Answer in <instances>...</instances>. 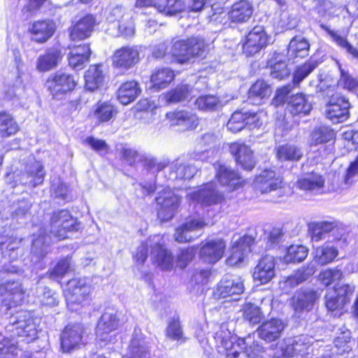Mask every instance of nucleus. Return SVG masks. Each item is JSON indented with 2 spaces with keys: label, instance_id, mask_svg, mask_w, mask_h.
Masks as SVG:
<instances>
[{
  "label": "nucleus",
  "instance_id": "nucleus-1",
  "mask_svg": "<svg viewBox=\"0 0 358 358\" xmlns=\"http://www.w3.org/2000/svg\"><path fill=\"white\" fill-rule=\"evenodd\" d=\"M217 351L224 358H239L242 352L247 358H262L263 348L251 336L238 338L229 329L228 324H222L214 336Z\"/></svg>",
  "mask_w": 358,
  "mask_h": 358
},
{
  "label": "nucleus",
  "instance_id": "nucleus-2",
  "mask_svg": "<svg viewBox=\"0 0 358 358\" xmlns=\"http://www.w3.org/2000/svg\"><path fill=\"white\" fill-rule=\"evenodd\" d=\"M17 272L18 266L16 265H5L0 271V295L3 297L2 306L7 310L20 305L24 299L25 292L22 284L11 277L6 279L9 274Z\"/></svg>",
  "mask_w": 358,
  "mask_h": 358
},
{
  "label": "nucleus",
  "instance_id": "nucleus-3",
  "mask_svg": "<svg viewBox=\"0 0 358 358\" xmlns=\"http://www.w3.org/2000/svg\"><path fill=\"white\" fill-rule=\"evenodd\" d=\"M7 337L15 341V337L24 338L29 343L36 339L37 329L32 313L27 310H20L12 315L9 324L6 327Z\"/></svg>",
  "mask_w": 358,
  "mask_h": 358
},
{
  "label": "nucleus",
  "instance_id": "nucleus-4",
  "mask_svg": "<svg viewBox=\"0 0 358 358\" xmlns=\"http://www.w3.org/2000/svg\"><path fill=\"white\" fill-rule=\"evenodd\" d=\"M206 48L203 39L193 37L174 41L170 52L178 63L185 64L195 57L202 56Z\"/></svg>",
  "mask_w": 358,
  "mask_h": 358
},
{
  "label": "nucleus",
  "instance_id": "nucleus-5",
  "mask_svg": "<svg viewBox=\"0 0 358 358\" xmlns=\"http://www.w3.org/2000/svg\"><path fill=\"white\" fill-rule=\"evenodd\" d=\"M255 188L262 194H271L272 201L278 200L284 195V185L282 178L274 171L265 169L262 171L255 180Z\"/></svg>",
  "mask_w": 358,
  "mask_h": 358
},
{
  "label": "nucleus",
  "instance_id": "nucleus-6",
  "mask_svg": "<svg viewBox=\"0 0 358 358\" xmlns=\"http://www.w3.org/2000/svg\"><path fill=\"white\" fill-rule=\"evenodd\" d=\"M91 293V287L86 278H73L67 282L65 297L67 307L72 311L78 309Z\"/></svg>",
  "mask_w": 358,
  "mask_h": 358
},
{
  "label": "nucleus",
  "instance_id": "nucleus-7",
  "mask_svg": "<svg viewBox=\"0 0 358 358\" xmlns=\"http://www.w3.org/2000/svg\"><path fill=\"white\" fill-rule=\"evenodd\" d=\"M155 200L159 206L158 218L162 222H168L176 214L181 202V197L169 187H166L158 193Z\"/></svg>",
  "mask_w": 358,
  "mask_h": 358
},
{
  "label": "nucleus",
  "instance_id": "nucleus-8",
  "mask_svg": "<svg viewBox=\"0 0 358 358\" xmlns=\"http://www.w3.org/2000/svg\"><path fill=\"white\" fill-rule=\"evenodd\" d=\"M148 244L151 248L150 257L153 264L163 271H171L173 268L174 257L164 247L163 237L159 234L150 236Z\"/></svg>",
  "mask_w": 358,
  "mask_h": 358
},
{
  "label": "nucleus",
  "instance_id": "nucleus-9",
  "mask_svg": "<svg viewBox=\"0 0 358 358\" xmlns=\"http://www.w3.org/2000/svg\"><path fill=\"white\" fill-rule=\"evenodd\" d=\"M78 225L69 210H57L51 217L50 234L58 240L64 239L67 238V232L77 231Z\"/></svg>",
  "mask_w": 358,
  "mask_h": 358
},
{
  "label": "nucleus",
  "instance_id": "nucleus-10",
  "mask_svg": "<svg viewBox=\"0 0 358 358\" xmlns=\"http://www.w3.org/2000/svg\"><path fill=\"white\" fill-rule=\"evenodd\" d=\"M84 326L80 323L69 324L65 327L60 335L61 349L69 353L78 349L83 344Z\"/></svg>",
  "mask_w": 358,
  "mask_h": 358
},
{
  "label": "nucleus",
  "instance_id": "nucleus-11",
  "mask_svg": "<svg viewBox=\"0 0 358 358\" xmlns=\"http://www.w3.org/2000/svg\"><path fill=\"white\" fill-rule=\"evenodd\" d=\"M120 326L116 310L106 309L100 317L96 329V338L101 341L112 342L115 337L112 334Z\"/></svg>",
  "mask_w": 358,
  "mask_h": 358
},
{
  "label": "nucleus",
  "instance_id": "nucleus-12",
  "mask_svg": "<svg viewBox=\"0 0 358 358\" xmlns=\"http://www.w3.org/2000/svg\"><path fill=\"white\" fill-rule=\"evenodd\" d=\"M207 223L203 218H192L186 220L180 226L176 229L175 240L178 243L192 241L203 234V229Z\"/></svg>",
  "mask_w": 358,
  "mask_h": 358
},
{
  "label": "nucleus",
  "instance_id": "nucleus-13",
  "mask_svg": "<svg viewBox=\"0 0 358 358\" xmlns=\"http://www.w3.org/2000/svg\"><path fill=\"white\" fill-rule=\"evenodd\" d=\"M108 22H118V31L121 36L129 37L134 34V24L129 14L122 6H111L106 12Z\"/></svg>",
  "mask_w": 358,
  "mask_h": 358
},
{
  "label": "nucleus",
  "instance_id": "nucleus-14",
  "mask_svg": "<svg viewBox=\"0 0 358 358\" xmlns=\"http://www.w3.org/2000/svg\"><path fill=\"white\" fill-rule=\"evenodd\" d=\"M76 81L70 74L57 72L49 76L45 85L54 97L64 94L74 89Z\"/></svg>",
  "mask_w": 358,
  "mask_h": 358
},
{
  "label": "nucleus",
  "instance_id": "nucleus-15",
  "mask_svg": "<svg viewBox=\"0 0 358 358\" xmlns=\"http://www.w3.org/2000/svg\"><path fill=\"white\" fill-rule=\"evenodd\" d=\"M268 44V36L261 26L255 27L247 35L243 44V53L252 56L259 52Z\"/></svg>",
  "mask_w": 358,
  "mask_h": 358
},
{
  "label": "nucleus",
  "instance_id": "nucleus-16",
  "mask_svg": "<svg viewBox=\"0 0 358 358\" xmlns=\"http://www.w3.org/2000/svg\"><path fill=\"white\" fill-rule=\"evenodd\" d=\"M245 289L243 279L238 275H226L217 284L215 294L219 298L238 296Z\"/></svg>",
  "mask_w": 358,
  "mask_h": 358
},
{
  "label": "nucleus",
  "instance_id": "nucleus-17",
  "mask_svg": "<svg viewBox=\"0 0 358 358\" xmlns=\"http://www.w3.org/2000/svg\"><path fill=\"white\" fill-rule=\"evenodd\" d=\"M151 345L149 339L141 331H135L127 352L122 358H151Z\"/></svg>",
  "mask_w": 358,
  "mask_h": 358
},
{
  "label": "nucleus",
  "instance_id": "nucleus-18",
  "mask_svg": "<svg viewBox=\"0 0 358 358\" xmlns=\"http://www.w3.org/2000/svg\"><path fill=\"white\" fill-rule=\"evenodd\" d=\"M354 292L353 287L349 285H343L337 289L329 291L325 296V304L328 310L334 311L343 309L350 301Z\"/></svg>",
  "mask_w": 358,
  "mask_h": 358
},
{
  "label": "nucleus",
  "instance_id": "nucleus-19",
  "mask_svg": "<svg viewBox=\"0 0 358 358\" xmlns=\"http://www.w3.org/2000/svg\"><path fill=\"white\" fill-rule=\"evenodd\" d=\"M188 197L192 201L206 206L218 203L223 199V195L216 189L213 182H208L200 189L189 192Z\"/></svg>",
  "mask_w": 358,
  "mask_h": 358
},
{
  "label": "nucleus",
  "instance_id": "nucleus-20",
  "mask_svg": "<svg viewBox=\"0 0 358 358\" xmlns=\"http://www.w3.org/2000/svg\"><path fill=\"white\" fill-rule=\"evenodd\" d=\"M286 327L283 320L271 318L264 322L257 329V333L262 340L271 343L279 339Z\"/></svg>",
  "mask_w": 358,
  "mask_h": 358
},
{
  "label": "nucleus",
  "instance_id": "nucleus-21",
  "mask_svg": "<svg viewBox=\"0 0 358 358\" xmlns=\"http://www.w3.org/2000/svg\"><path fill=\"white\" fill-rule=\"evenodd\" d=\"M350 103L343 96H333L326 109V116L334 123L342 122L349 115Z\"/></svg>",
  "mask_w": 358,
  "mask_h": 358
},
{
  "label": "nucleus",
  "instance_id": "nucleus-22",
  "mask_svg": "<svg viewBox=\"0 0 358 358\" xmlns=\"http://www.w3.org/2000/svg\"><path fill=\"white\" fill-rule=\"evenodd\" d=\"M56 29L55 23L50 20H40L34 21L29 27L31 40L43 43L52 36Z\"/></svg>",
  "mask_w": 358,
  "mask_h": 358
},
{
  "label": "nucleus",
  "instance_id": "nucleus-23",
  "mask_svg": "<svg viewBox=\"0 0 358 358\" xmlns=\"http://www.w3.org/2000/svg\"><path fill=\"white\" fill-rule=\"evenodd\" d=\"M230 152L235 157L236 163L243 169L251 171L255 165L253 152L247 145L241 142L232 143L229 146Z\"/></svg>",
  "mask_w": 358,
  "mask_h": 358
},
{
  "label": "nucleus",
  "instance_id": "nucleus-24",
  "mask_svg": "<svg viewBox=\"0 0 358 358\" xmlns=\"http://www.w3.org/2000/svg\"><path fill=\"white\" fill-rule=\"evenodd\" d=\"M230 152L235 157L236 163L243 169L251 171L255 165L253 152L247 145L241 142L232 143L229 146Z\"/></svg>",
  "mask_w": 358,
  "mask_h": 358
},
{
  "label": "nucleus",
  "instance_id": "nucleus-25",
  "mask_svg": "<svg viewBox=\"0 0 358 358\" xmlns=\"http://www.w3.org/2000/svg\"><path fill=\"white\" fill-rule=\"evenodd\" d=\"M320 294L312 289L300 290L292 298V307L296 314L310 311L320 298Z\"/></svg>",
  "mask_w": 358,
  "mask_h": 358
},
{
  "label": "nucleus",
  "instance_id": "nucleus-26",
  "mask_svg": "<svg viewBox=\"0 0 358 358\" xmlns=\"http://www.w3.org/2000/svg\"><path fill=\"white\" fill-rule=\"evenodd\" d=\"M275 258L271 255H266L260 259L254 268L253 278L260 284H266L275 276Z\"/></svg>",
  "mask_w": 358,
  "mask_h": 358
},
{
  "label": "nucleus",
  "instance_id": "nucleus-27",
  "mask_svg": "<svg viewBox=\"0 0 358 358\" xmlns=\"http://www.w3.org/2000/svg\"><path fill=\"white\" fill-rule=\"evenodd\" d=\"M226 243L222 239L206 241L200 250L201 259L209 264H215L223 256Z\"/></svg>",
  "mask_w": 358,
  "mask_h": 358
},
{
  "label": "nucleus",
  "instance_id": "nucleus-28",
  "mask_svg": "<svg viewBox=\"0 0 358 358\" xmlns=\"http://www.w3.org/2000/svg\"><path fill=\"white\" fill-rule=\"evenodd\" d=\"M166 116L171 126H179L183 131L194 129L199 124L197 116L190 111H173L167 113Z\"/></svg>",
  "mask_w": 358,
  "mask_h": 358
},
{
  "label": "nucleus",
  "instance_id": "nucleus-29",
  "mask_svg": "<svg viewBox=\"0 0 358 358\" xmlns=\"http://www.w3.org/2000/svg\"><path fill=\"white\" fill-rule=\"evenodd\" d=\"M253 242V238L250 236H245L236 241L232 245L231 255L227 259V264L235 266L243 262L251 252V245Z\"/></svg>",
  "mask_w": 358,
  "mask_h": 358
},
{
  "label": "nucleus",
  "instance_id": "nucleus-30",
  "mask_svg": "<svg viewBox=\"0 0 358 358\" xmlns=\"http://www.w3.org/2000/svg\"><path fill=\"white\" fill-rule=\"evenodd\" d=\"M139 61V51L136 47H123L115 51L113 56L115 66L128 69Z\"/></svg>",
  "mask_w": 358,
  "mask_h": 358
},
{
  "label": "nucleus",
  "instance_id": "nucleus-31",
  "mask_svg": "<svg viewBox=\"0 0 358 358\" xmlns=\"http://www.w3.org/2000/svg\"><path fill=\"white\" fill-rule=\"evenodd\" d=\"M313 338L306 335H300L292 339H289L285 348H282V354L285 357H291L296 355L303 356L308 348L313 345Z\"/></svg>",
  "mask_w": 358,
  "mask_h": 358
},
{
  "label": "nucleus",
  "instance_id": "nucleus-32",
  "mask_svg": "<svg viewBox=\"0 0 358 358\" xmlns=\"http://www.w3.org/2000/svg\"><path fill=\"white\" fill-rule=\"evenodd\" d=\"M324 185L323 177L315 172L305 173L296 181L298 188L315 194L322 192Z\"/></svg>",
  "mask_w": 358,
  "mask_h": 358
},
{
  "label": "nucleus",
  "instance_id": "nucleus-33",
  "mask_svg": "<svg viewBox=\"0 0 358 358\" xmlns=\"http://www.w3.org/2000/svg\"><path fill=\"white\" fill-rule=\"evenodd\" d=\"M45 172L43 164L38 161H34L27 164L25 173L21 177V182L29 187H36L43 182Z\"/></svg>",
  "mask_w": 358,
  "mask_h": 358
},
{
  "label": "nucleus",
  "instance_id": "nucleus-34",
  "mask_svg": "<svg viewBox=\"0 0 358 358\" xmlns=\"http://www.w3.org/2000/svg\"><path fill=\"white\" fill-rule=\"evenodd\" d=\"M95 18L87 15L80 19L71 28L70 36L73 41L84 40L91 35L95 25Z\"/></svg>",
  "mask_w": 358,
  "mask_h": 358
},
{
  "label": "nucleus",
  "instance_id": "nucleus-35",
  "mask_svg": "<svg viewBox=\"0 0 358 358\" xmlns=\"http://www.w3.org/2000/svg\"><path fill=\"white\" fill-rule=\"evenodd\" d=\"M253 13V6L248 0H240L234 3L229 12L231 22L243 23L248 22Z\"/></svg>",
  "mask_w": 358,
  "mask_h": 358
},
{
  "label": "nucleus",
  "instance_id": "nucleus-36",
  "mask_svg": "<svg viewBox=\"0 0 358 358\" xmlns=\"http://www.w3.org/2000/svg\"><path fill=\"white\" fill-rule=\"evenodd\" d=\"M61 59L62 53L58 48H48L43 55L37 59L36 68L41 72L50 71L57 66Z\"/></svg>",
  "mask_w": 358,
  "mask_h": 358
},
{
  "label": "nucleus",
  "instance_id": "nucleus-37",
  "mask_svg": "<svg viewBox=\"0 0 358 358\" xmlns=\"http://www.w3.org/2000/svg\"><path fill=\"white\" fill-rule=\"evenodd\" d=\"M44 233L45 230L41 229L37 236L34 235L31 248V262L34 264L38 262L48 252L51 238L50 236L45 235Z\"/></svg>",
  "mask_w": 358,
  "mask_h": 358
},
{
  "label": "nucleus",
  "instance_id": "nucleus-38",
  "mask_svg": "<svg viewBox=\"0 0 358 358\" xmlns=\"http://www.w3.org/2000/svg\"><path fill=\"white\" fill-rule=\"evenodd\" d=\"M214 166L217 171L216 178L222 185L234 189L241 183L238 173L230 168L220 164H215Z\"/></svg>",
  "mask_w": 358,
  "mask_h": 358
},
{
  "label": "nucleus",
  "instance_id": "nucleus-39",
  "mask_svg": "<svg viewBox=\"0 0 358 358\" xmlns=\"http://www.w3.org/2000/svg\"><path fill=\"white\" fill-rule=\"evenodd\" d=\"M141 90L135 80H129L122 83L117 92V98L122 105L133 102L141 94Z\"/></svg>",
  "mask_w": 358,
  "mask_h": 358
},
{
  "label": "nucleus",
  "instance_id": "nucleus-40",
  "mask_svg": "<svg viewBox=\"0 0 358 358\" xmlns=\"http://www.w3.org/2000/svg\"><path fill=\"white\" fill-rule=\"evenodd\" d=\"M310 44L308 41L303 36H297L293 38L289 44L287 57L292 62L297 58H303L308 55Z\"/></svg>",
  "mask_w": 358,
  "mask_h": 358
},
{
  "label": "nucleus",
  "instance_id": "nucleus-41",
  "mask_svg": "<svg viewBox=\"0 0 358 358\" xmlns=\"http://www.w3.org/2000/svg\"><path fill=\"white\" fill-rule=\"evenodd\" d=\"M154 8L166 16H173L187 10L183 0H154Z\"/></svg>",
  "mask_w": 358,
  "mask_h": 358
},
{
  "label": "nucleus",
  "instance_id": "nucleus-42",
  "mask_svg": "<svg viewBox=\"0 0 358 358\" xmlns=\"http://www.w3.org/2000/svg\"><path fill=\"white\" fill-rule=\"evenodd\" d=\"M91 50L88 44H83L72 48L69 57V65L75 69H81L89 61Z\"/></svg>",
  "mask_w": 358,
  "mask_h": 358
},
{
  "label": "nucleus",
  "instance_id": "nucleus-43",
  "mask_svg": "<svg viewBox=\"0 0 358 358\" xmlns=\"http://www.w3.org/2000/svg\"><path fill=\"white\" fill-rule=\"evenodd\" d=\"M271 92L269 84L264 80H257L250 88L248 98L253 103L259 104L263 99L270 96Z\"/></svg>",
  "mask_w": 358,
  "mask_h": 358
},
{
  "label": "nucleus",
  "instance_id": "nucleus-44",
  "mask_svg": "<svg viewBox=\"0 0 358 358\" xmlns=\"http://www.w3.org/2000/svg\"><path fill=\"white\" fill-rule=\"evenodd\" d=\"M85 87L87 90L94 91L97 90L104 80L102 71V65L96 64L90 66L85 74Z\"/></svg>",
  "mask_w": 358,
  "mask_h": 358
},
{
  "label": "nucleus",
  "instance_id": "nucleus-45",
  "mask_svg": "<svg viewBox=\"0 0 358 358\" xmlns=\"http://www.w3.org/2000/svg\"><path fill=\"white\" fill-rule=\"evenodd\" d=\"M311 104L303 94H296L292 96L287 104L288 110L293 115H307L311 110Z\"/></svg>",
  "mask_w": 358,
  "mask_h": 358
},
{
  "label": "nucleus",
  "instance_id": "nucleus-46",
  "mask_svg": "<svg viewBox=\"0 0 358 358\" xmlns=\"http://www.w3.org/2000/svg\"><path fill=\"white\" fill-rule=\"evenodd\" d=\"M338 255L337 247L326 243L316 248L314 259L320 265H326L332 262Z\"/></svg>",
  "mask_w": 358,
  "mask_h": 358
},
{
  "label": "nucleus",
  "instance_id": "nucleus-47",
  "mask_svg": "<svg viewBox=\"0 0 358 358\" xmlns=\"http://www.w3.org/2000/svg\"><path fill=\"white\" fill-rule=\"evenodd\" d=\"M315 271V268L312 264H309L306 267L299 269L294 274L286 278V280L283 282V288L292 289L296 287L313 275Z\"/></svg>",
  "mask_w": 358,
  "mask_h": 358
},
{
  "label": "nucleus",
  "instance_id": "nucleus-48",
  "mask_svg": "<svg viewBox=\"0 0 358 358\" xmlns=\"http://www.w3.org/2000/svg\"><path fill=\"white\" fill-rule=\"evenodd\" d=\"M173 71L169 68L156 70L151 76L152 87L157 90L166 88L174 78Z\"/></svg>",
  "mask_w": 358,
  "mask_h": 358
},
{
  "label": "nucleus",
  "instance_id": "nucleus-49",
  "mask_svg": "<svg viewBox=\"0 0 358 358\" xmlns=\"http://www.w3.org/2000/svg\"><path fill=\"white\" fill-rule=\"evenodd\" d=\"M20 240L16 238L8 237L5 241L2 236L0 237V250L5 258L15 261L18 258Z\"/></svg>",
  "mask_w": 358,
  "mask_h": 358
},
{
  "label": "nucleus",
  "instance_id": "nucleus-50",
  "mask_svg": "<svg viewBox=\"0 0 358 358\" xmlns=\"http://www.w3.org/2000/svg\"><path fill=\"white\" fill-rule=\"evenodd\" d=\"M171 174L174 175L173 178L189 180L194 177L196 173L194 166L185 164L181 159H178L171 164Z\"/></svg>",
  "mask_w": 358,
  "mask_h": 358
},
{
  "label": "nucleus",
  "instance_id": "nucleus-51",
  "mask_svg": "<svg viewBox=\"0 0 358 358\" xmlns=\"http://www.w3.org/2000/svg\"><path fill=\"white\" fill-rule=\"evenodd\" d=\"M335 138V132L329 127L322 125L315 127L310 134V144L317 145L328 143Z\"/></svg>",
  "mask_w": 358,
  "mask_h": 358
},
{
  "label": "nucleus",
  "instance_id": "nucleus-52",
  "mask_svg": "<svg viewBox=\"0 0 358 358\" xmlns=\"http://www.w3.org/2000/svg\"><path fill=\"white\" fill-rule=\"evenodd\" d=\"M275 155L280 162L298 161L303 154L301 150L294 145L286 144L275 148Z\"/></svg>",
  "mask_w": 358,
  "mask_h": 358
},
{
  "label": "nucleus",
  "instance_id": "nucleus-53",
  "mask_svg": "<svg viewBox=\"0 0 358 358\" xmlns=\"http://www.w3.org/2000/svg\"><path fill=\"white\" fill-rule=\"evenodd\" d=\"M320 27L338 45L344 49L352 57L358 59V50L349 43L346 38L341 36L337 31L331 30L325 24H322Z\"/></svg>",
  "mask_w": 358,
  "mask_h": 358
},
{
  "label": "nucleus",
  "instance_id": "nucleus-54",
  "mask_svg": "<svg viewBox=\"0 0 358 358\" xmlns=\"http://www.w3.org/2000/svg\"><path fill=\"white\" fill-rule=\"evenodd\" d=\"M18 131V125L13 117L6 112L0 113V138H7Z\"/></svg>",
  "mask_w": 358,
  "mask_h": 358
},
{
  "label": "nucleus",
  "instance_id": "nucleus-55",
  "mask_svg": "<svg viewBox=\"0 0 358 358\" xmlns=\"http://www.w3.org/2000/svg\"><path fill=\"white\" fill-rule=\"evenodd\" d=\"M117 114L115 107L109 102H99L96 104L94 115L99 122L110 121Z\"/></svg>",
  "mask_w": 358,
  "mask_h": 358
},
{
  "label": "nucleus",
  "instance_id": "nucleus-56",
  "mask_svg": "<svg viewBox=\"0 0 358 358\" xmlns=\"http://www.w3.org/2000/svg\"><path fill=\"white\" fill-rule=\"evenodd\" d=\"M192 93L193 90L188 85L182 84L166 93V99L169 103H178L194 96Z\"/></svg>",
  "mask_w": 358,
  "mask_h": 358
},
{
  "label": "nucleus",
  "instance_id": "nucleus-57",
  "mask_svg": "<svg viewBox=\"0 0 358 358\" xmlns=\"http://www.w3.org/2000/svg\"><path fill=\"white\" fill-rule=\"evenodd\" d=\"M308 253L306 247L301 245H292L287 249V252L284 257L286 263H295L303 261Z\"/></svg>",
  "mask_w": 358,
  "mask_h": 358
},
{
  "label": "nucleus",
  "instance_id": "nucleus-58",
  "mask_svg": "<svg viewBox=\"0 0 358 358\" xmlns=\"http://www.w3.org/2000/svg\"><path fill=\"white\" fill-rule=\"evenodd\" d=\"M25 85L22 78V73L18 71L17 75L13 83H8L5 90V96L9 100H13L15 97L20 96L24 93Z\"/></svg>",
  "mask_w": 358,
  "mask_h": 358
},
{
  "label": "nucleus",
  "instance_id": "nucleus-59",
  "mask_svg": "<svg viewBox=\"0 0 358 358\" xmlns=\"http://www.w3.org/2000/svg\"><path fill=\"white\" fill-rule=\"evenodd\" d=\"M199 110L211 111L218 109L221 106L220 99L213 95H203L199 96L194 102Z\"/></svg>",
  "mask_w": 358,
  "mask_h": 358
},
{
  "label": "nucleus",
  "instance_id": "nucleus-60",
  "mask_svg": "<svg viewBox=\"0 0 358 358\" xmlns=\"http://www.w3.org/2000/svg\"><path fill=\"white\" fill-rule=\"evenodd\" d=\"M264 315L259 307L252 303H246L243 307V318L250 324H257L260 322Z\"/></svg>",
  "mask_w": 358,
  "mask_h": 358
},
{
  "label": "nucleus",
  "instance_id": "nucleus-61",
  "mask_svg": "<svg viewBox=\"0 0 358 358\" xmlns=\"http://www.w3.org/2000/svg\"><path fill=\"white\" fill-rule=\"evenodd\" d=\"M315 61H308L296 68L293 76V85H299L317 67Z\"/></svg>",
  "mask_w": 358,
  "mask_h": 358
},
{
  "label": "nucleus",
  "instance_id": "nucleus-62",
  "mask_svg": "<svg viewBox=\"0 0 358 358\" xmlns=\"http://www.w3.org/2000/svg\"><path fill=\"white\" fill-rule=\"evenodd\" d=\"M17 343L16 341L5 337L0 342V358H15L18 352Z\"/></svg>",
  "mask_w": 358,
  "mask_h": 358
},
{
  "label": "nucleus",
  "instance_id": "nucleus-63",
  "mask_svg": "<svg viewBox=\"0 0 358 358\" xmlns=\"http://www.w3.org/2000/svg\"><path fill=\"white\" fill-rule=\"evenodd\" d=\"M38 296L40 302L43 306L53 307L59 303L58 294L48 287L41 288V293Z\"/></svg>",
  "mask_w": 358,
  "mask_h": 358
},
{
  "label": "nucleus",
  "instance_id": "nucleus-64",
  "mask_svg": "<svg viewBox=\"0 0 358 358\" xmlns=\"http://www.w3.org/2000/svg\"><path fill=\"white\" fill-rule=\"evenodd\" d=\"M166 334L167 337L173 340L184 341L182 330L178 316H174L169 322Z\"/></svg>",
  "mask_w": 358,
  "mask_h": 358
}]
</instances>
